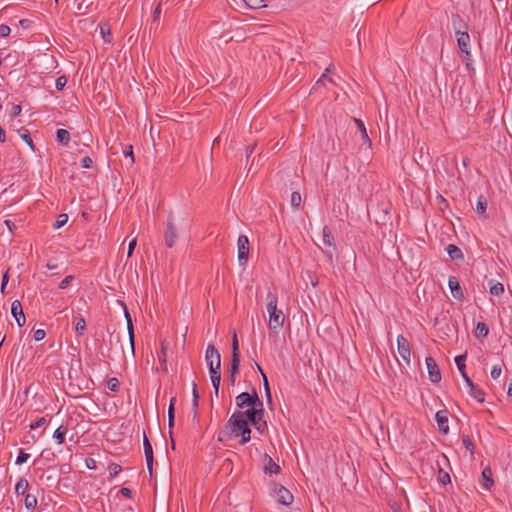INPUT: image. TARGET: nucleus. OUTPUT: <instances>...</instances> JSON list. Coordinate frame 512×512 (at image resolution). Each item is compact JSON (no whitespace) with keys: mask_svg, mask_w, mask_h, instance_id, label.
I'll list each match as a JSON object with an SVG mask.
<instances>
[{"mask_svg":"<svg viewBox=\"0 0 512 512\" xmlns=\"http://www.w3.org/2000/svg\"><path fill=\"white\" fill-rule=\"evenodd\" d=\"M239 437H240L239 443L241 445H244V444L248 443L251 440V429H250V426L247 427L246 429H244L241 432V434H239Z\"/></svg>","mask_w":512,"mask_h":512,"instance_id":"a19ab883","label":"nucleus"},{"mask_svg":"<svg viewBox=\"0 0 512 512\" xmlns=\"http://www.w3.org/2000/svg\"><path fill=\"white\" fill-rule=\"evenodd\" d=\"M29 488V482L25 478H20L15 486V493L20 496L24 495Z\"/></svg>","mask_w":512,"mask_h":512,"instance_id":"7c9ffc66","label":"nucleus"},{"mask_svg":"<svg viewBox=\"0 0 512 512\" xmlns=\"http://www.w3.org/2000/svg\"><path fill=\"white\" fill-rule=\"evenodd\" d=\"M251 409L256 412L255 417H256L257 421L264 420L263 417H264L265 411H264V404H263L262 400H261V403L253 406Z\"/></svg>","mask_w":512,"mask_h":512,"instance_id":"58836bf2","label":"nucleus"},{"mask_svg":"<svg viewBox=\"0 0 512 512\" xmlns=\"http://www.w3.org/2000/svg\"><path fill=\"white\" fill-rule=\"evenodd\" d=\"M425 362L430 381L434 384L439 383L441 381V372L435 359L432 357H427Z\"/></svg>","mask_w":512,"mask_h":512,"instance_id":"9b49d317","label":"nucleus"},{"mask_svg":"<svg viewBox=\"0 0 512 512\" xmlns=\"http://www.w3.org/2000/svg\"><path fill=\"white\" fill-rule=\"evenodd\" d=\"M462 441H463L465 448L467 450L473 452L474 444H473L472 440L468 436H465V437H463Z\"/></svg>","mask_w":512,"mask_h":512,"instance_id":"e2e57ef3","label":"nucleus"},{"mask_svg":"<svg viewBox=\"0 0 512 512\" xmlns=\"http://www.w3.org/2000/svg\"><path fill=\"white\" fill-rule=\"evenodd\" d=\"M487 199L484 195H480L477 199L476 211L479 215L486 218Z\"/></svg>","mask_w":512,"mask_h":512,"instance_id":"c756f323","label":"nucleus"},{"mask_svg":"<svg viewBox=\"0 0 512 512\" xmlns=\"http://www.w3.org/2000/svg\"><path fill=\"white\" fill-rule=\"evenodd\" d=\"M489 333V328L484 322H478L475 329V336L477 338H485Z\"/></svg>","mask_w":512,"mask_h":512,"instance_id":"473e14b6","label":"nucleus"},{"mask_svg":"<svg viewBox=\"0 0 512 512\" xmlns=\"http://www.w3.org/2000/svg\"><path fill=\"white\" fill-rule=\"evenodd\" d=\"M267 305L266 309L269 313V329L272 331H277L279 328L283 326L284 323V314L282 310L277 308V295L272 292H268L266 296Z\"/></svg>","mask_w":512,"mask_h":512,"instance_id":"f03ea898","label":"nucleus"},{"mask_svg":"<svg viewBox=\"0 0 512 512\" xmlns=\"http://www.w3.org/2000/svg\"><path fill=\"white\" fill-rule=\"evenodd\" d=\"M11 313L19 327L24 326L26 322L25 314L19 300H14L11 304Z\"/></svg>","mask_w":512,"mask_h":512,"instance_id":"f8f14e48","label":"nucleus"},{"mask_svg":"<svg viewBox=\"0 0 512 512\" xmlns=\"http://www.w3.org/2000/svg\"><path fill=\"white\" fill-rule=\"evenodd\" d=\"M261 403L256 390L253 388L252 394L248 392H242L236 397V405L238 408L243 409L245 407L252 408L253 406Z\"/></svg>","mask_w":512,"mask_h":512,"instance_id":"20e7f679","label":"nucleus"},{"mask_svg":"<svg viewBox=\"0 0 512 512\" xmlns=\"http://www.w3.org/2000/svg\"><path fill=\"white\" fill-rule=\"evenodd\" d=\"M457 45L462 54L469 55L470 35L467 32L456 35Z\"/></svg>","mask_w":512,"mask_h":512,"instance_id":"f3484780","label":"nucleus"},{"mask_svg":"<svg viewBox=\"0 0 512 512\" xmlns=\"http://www.w3.org/2000/svg\"><path fill=\"white\" fill-rule=\"evenodd\" d=\"M502 373V369L500 365H494L491 369V377L493 379H498Z\"/></svg>","mask_w":512,"mask_h":512,"instance_id":"13d9d810","label":"nucleus"},{"mask_svg":"<svg viewBox=\"0 0 512 512\" xmlns=\"http://www.w3.org/2000/svg\"><path fill=\"white\" fill-rule=\"evenodd\" d=\"M247 427H249L247 419L242 417L241 411H236L230 416L224 428L218 433L217 440L223 442L231 438L239 437V434Z\"/></svg>","mask_w":512,"mask_h":512,"instance_id":"f257e3e1","label":"nucleus"},{"mask_svg":"<svg viewBox=\"0 0 512 512\" xmlns=\"http://www.w3.org/2000/svg\"><path fill=\"white\" fill-rule=\"evenodd\" d=\"M466 358H467L466 353L455 357V363L457 365V368H458L460 374H464V371H466V365H465Z\"/></svg>","mask_w":512,"mask_h":512,"instance_id":"c9c22d12","label":"nucleus"},{"mask_svg":"<svg viewBox=\"0 0 512 512\" xmlns=\"http://www.w3.org/2000/svg\"><path fill=\"white\" fill-rule=\"evenodd\" d=\"M253 427L262 435L267 429V422L265 420L258 421L256 425H253Z\"/></svg>","mask_w":512,"mask_h":512,"instance_id":"4d7b16f0","label":"nucleus"},{"mask_svg":"<svg viewBox=\"0 0 512 512\" xmlns=\"http://www.w3.org/2000/svg\"><path fill=\"white\" fill-rule=\"evenodd\" d=\"M124 310H125V318H126V321H127V330H128V335H129V351H130V354L132 356H134L135 355L134 327H133L131 316H130L126 306H124Z\"/></svg>","mask_w":512,"mask_h":512,"instance_id":"ddd939ff","label":"nucleus"},{"mask_svg":"<svg viewBox=\"0 0 512 512\" xmlns=\"http://www.w3.org/2000/svg\"><path fill=\"white\" fill-rule=\"evenodd\" d=\"M277 501L281 505L289 506L293 502V495L284 486H279L275 489Z\"/></svg>","mask_w":512,"mask_h":512,"instance_id":"4468645a","label":"nucleus"},{"mask_svg":"<svg viewBox=\"0 0 512 512\" xmlns=\"http://www.w3.org/2000/svg\"><path fill=\"white\" fill-rule=\"evenodd\" d=\"M322 242L324 246H326L328 249L323 250L324 254L328 258V260L331 262L333 258L332 252L336 250V245L334 242V237L329 229L328 226H324L322 230Z\"/></svg>","mask_w":512,"mask_h":512,"instance_id":"0eeeda50","label":"nucleus"},{"mask_svg":"<svg viewBox=\"0 0 512 512\" xmlns=\"http://www.w3.org/2000/svg\"><path fill=\"white\" fill-rule=\"evenodd\" d=\"M262 378H263V385H264L267 401L269 404H272V395H271V391H270V386H269V382H268V379H267V376L265 375V373H262Z\"/></svg>","mask_w":512,"mask_h":512,"instance_id":"c03bdc74","label":"nucleus"},{"mask_svg":"<svg viewBox=\"0 0 512 512\" xmlns=\"http://www.w3.org/2000/svg\"><path fill=\"white\" fill-rule=\"evenodd\" d=\"M435 420L439 431L443 434H447L449 432L447 411H438L435 415Z\"/></svg>","mask_w":512,"mask_h":512,"instance_id":"a211bd4d","label":"nucleus"},{"mask_svg":"<svg viewBox=\"0 0 512 512\" xmlns=\"http://www.w3.org/2000/svg\"><path fill=\"white\" fill-rule=\"evenodd\" d=\"M353 121L361 133V138L365 144L371 146V140L368 136L366 127L361 119L353 118Z\"/></svg>","mask_w":512,"mask_h":512,"instance_id":"b1692460","label":"nucleus"},{"mask_svg":"<svg viewBox=\"0 0 512 512\" xmlns=\"http://www.w3.org/2000/svg\"><path fill=\"white\" fill-rule=\"evenodd\" d=\"M192 401L193 402H198L199 403V393H198V390H197V384L193 381L192 382Z\"/></svg>","mask_w":512,"mask_h":512,"instance_id":"0e129e2a","label":"nucleus"},{"mask_svg":"<svg viewBox=\"0 0 512 512\" xmlns=\"http://www.w3.org/2000/svg\"><path fill=\"white\" fill-rule=\"evenodd\" d=\"M242 417L244 419H247V424L250 425H256L257 419L255 417L256 412L252 410L251 408L247 409L246 411H241Z\"/></svg>","mask_w":512,"mask_h":512,"instance_id":"72a5a7b5","label":"nucleus"},{"mask_svg":"<svg viewBox=\"0 0 512 512\" xmlns=\"http://www.w3.org/2000/svg\"><path fill=\"white\" fill-rule=\"evenodd\" d=\"M266 464L264 470L266 474H278L280 472V466L276 464L270 456H266Z\"/></svg>","mask_w":512,"mask_h":512,"instance_id":"bb28decb","label":"nucleus"},{"mask_svg":"<svg viewBox=\"0 0 512 512\" xmlns=\"http://www.w3.org/2000/svg\"><path fill=\"white\" fill-rule=\"evenodd\" d=\"M240 367V357L231 356L229 373L237 375Z\"/></svg>","mask_w":512,"mask_h":512,"instance_id":"e433bc0d","label":"nucleus"},{"mask_svg":"<svg viewBox=\"0 0 512 512\" xmlns=\"http://www.w3.org/2000/svg\"><path fill=\"white\" fill-rule=\"evenodd\" d=\"M40 457L46 460L47 462H51L54 461L56 455L51 449H44L42 450Z\"/></svg>","mask_w":512,"mask_h":512,"instance_id":"09e8293b","label":"nucleus"},{"mask_svg":"<svg viewBox=\"0 0 512 512\" xmlns=\"http://www.w3.org/2000/svg\"><path fill=\"white\" fill-rule=\"evenodd\" d=\"M74 279V276L68 275L66 276L59 284L60 289H66L70 282Z\"/></svg>","mask_w":512,"mask_h":512,"instance_id":"052dcab7","label":"nucleus"},{"mask_svg":"<svg viewBox=\"0 0 512 512\" xmlns=\"http://www.w3.org/2000/svg\"><path fill=\"white\" fill-rule=\"evenodd\" d=\"M168 346H169V343L167 341H162L161 342V351H160V354L158 355V359H159V362L161 364V369L164 371V372H167V350H168Z\"/></svg>","mask_w":512,"mask_h":512,"instance_id":"412c9836","label":"nucleus"},{"mask_svg":"<svg viewBox=\"0 0 512 512\" xmlns=\"http://www.w3.org/2000/svg\"><path fill=\"white\" fill-rule=\"evenodd\" d=\"M68 221V215L67 214H60L58 217H57V220L55 221V223L53 224V228L54 229H59L61 227H63Z\"/></svg>","mask_w":512,"mask_h":512,"instance_id":"49530a36","label":"nucleus"},{"mask_svg":"<svg viewBox=\"0 0 512 512\" xmlns=\"http://www.w3.org/2000/svg\"><path fill=\"white\" fill-rule=\"evenodd\" d=\"M481 475H482V479H483L482 487L485 490H490V488L494 484V481L492 479V471H491L490 467H485L482 470Z\"/></svg>","mask_w":512,"mask_h":512,"instance_id":"aec40b11","label":"nucleus"},{"mask_svg":"<svg viewBox=\"0 0 512 512\" xmlns=\"http://www.w3.org/2000/svg\"><path fill=\"white\" fill-rule=\"evenodd\" d=\"M332 71V68L331 66L328 67L325 71V73L322 74V76L320 77V79L316 82L314 88L318 87L319 85L323 84L325 80H328L330 82H333V80L331 78H328L327 77V73H330Z\"/></svg>","mask_w":512,"mask_h":512,"instance_id":"864d4df0","label":"nucleus"},{"mask_svg":"<svg viewBox=\"0 0 512 512\" xmlns=\"http://www.w3.org/2000/svg\"><path fill=\"white\" fill-rule=\"evenodd\" d=\"M209 373H210L211 383H212V386L214 389V394L216 397H218L219 396V387H220V382H221V371L213 370V372H209Z\"/></svg>","mask_w":512,"mask_h":512,"instance_id":"393cba45","label":"nucleus"},{"mask_svg":"<svg viewBox=\"0 0 512 512\" xmlns=\"http://www.w3.org/2000/svg\"><path fill=\"white\" fill-rule=\"evenodd\" d=\"M92 165H93V160L89 156H85L84 158H82V160H81L82 168L88 169V168H91Z\"/></svg>","mask_w":512,"mask_h":512,"instance_id":"bf43d9fd","label":"nucleus"},{"mask_svg":"<svg viewBox=\"0 0 512 512\" xmlns=\"http://www.w3.org/2000/svg\"><path fill=\"white\" fill-rule=\"evenodd\" d=\"M448 287L453 295V297L459 301L464 299L463 290L459 284L457 277L449 276L448 278Z\"/></svg>","mask_w":512,"mask_h":512,"instance_id":"2eb2a0df","label":"nucleus"},{"mask_svg":"<svg viewBox=\"0 0 512 512\" xmlns=\"http://www.w3.org/2000/svg\"><path fill=\"white\" fill-rule=\"evenodd\" d=\"M397 350L401 358L409 364L411 356L410 344L403 335L397 336Z\"/></svg>","mask_w":512,"mask_h":512,"instance_id":"9d476101","label":"nucleus"},{"mask_svg":"<svg viewBox=\"0 0 512 512\" xmlns=\"http://www.w3.org/2000/svg\"><path fill=\"white\" fill-rule=\"evenodd\" d=\"M489 292L491 295L500 296L504 293V286L502 283L494 280L489 281Z\"/></svg>","mask_w":512,"mask_h":512,"instance_id":"cd10ccee","label":"nucleus"},{"mask_svg":"<svg viewBox=\"0 0 512 512\" xmlns=\"http://www.w3.org/2000/svg\"><path fill=\"white\" fill-rule=\"evenodd\" d=\"M121 342V335L119 333H111L110 339H109V350L107 357L111 360H114V356H121L122 358H125L123 347L120 344Z\"/></svg>","mask_w":512,"mask_h":512,"instance_id":"39448f33","label":"nucleus"},{"mask_svg":"<svg viewBox=\"0 0 512 512\" xmlns=\"http://www.w3.org/2000/svg\"><path fill=\"white\" fill-rule=\"evenodd\" d=\"M107 388L112 392H118L120 388V382L117 378L112 377L107 381Z\"/></svg>","mask_w":512,"mask_h":512,"instance_id":"79ce46f5","label":"nucleus"},{"mask_svg":"<svg viewBox=\"0 0 512 512\" xmlns=\"http://www.w3.org/2000/svg\"><path fill=\"white\" fill-rule=\"evenodd\" d=\"M451 24L455 36L468 31V24L464 21V19L459 14H452L451 16Z\"/></svg>","mask_w":512,"mask_h":512,"instance_id":"dca6fc26","label":"nucleus"},{"mask_svg":"<svg viewBox=\"0 0 512 512\" xmlns=\"http://www.w3.org/2000/svg\"><path fill=\"white\" fill-rule=\"evenodd\" d=\"M37 497L33 494H27L25 496L24 504L27 510H34L37 507Z\"/></svg>","mask_w":512,"mask_h":512,"instance_id":"f704fd0d","label":"nucleus"},{"mask_svg":"<svg viewBox=\"0 0 512 512\" xmlns=\"http://www.w3.org/2000/svg\"><path fill=\"white\" fill-rule=\"evenodd\" d=\"M56 140L63 146H67L70 141V133L66 129H58L56 131Z\"/></svg>","mask_w":512,"mask_h":512,"instance_id":"c85d7f7f","label":"nucleus"},{"mask_svg":"<svg viewBox=\"0 0 512 512\" xmlns=\"http://www.w3.org/2000/svg\"><path fill=\"white\" fill-rule=\"evenodd\" d=\"M29 457H30V455L28 453H26L23 449H20L19 454L16 458V464L17 465L24 464L29 459Z\"/></svg>","mask_w":512,"mask_h":512,"instance_id":"3c124183","label":"nucleus"},{"mask_svg":"<svg viewBox=\"0 0 512 512\" xmlns=\"http://www.w3.org/2000/svg\"><path fill=\"white\" fill-rule=\"evenodd\" d=\"M143 448H144L145 460H146L149 475H150V477H153V462H154L153 448H152V445H151L148 437L146 436L145 432L143 433Z\"/></svg>","mask_w":512,"mask_h":512,"instance_id":"1a4fd4ad","label":"nucleus"},{"mask_svg":"<svg viewBox=\"0 0 512 512\" xmlns=\"http://www.w3.org/2000/svg\"><path fill=\"white\" fill-rule=\"evenodd\" d=\"M238 261L240 265H246L249 258V239L246 235H240L237 240Z\"/></svg>","mask_w":512,"mask_h":512,"instance_id":"6e6552de","label":"nucleus"},{"mask_svg":"<svg viewBox=\"0 0 512 512\" xmlns=\"http://www.w3.org/2000/svg\"><path fill=\"white\" fill-rule=\"evenodd\" d=\"M175 403H176V398L172 397L170 400L169 407H168V426H169L170 435H172V428L174 427Z\"/></svg>","mask_w":512,"mask_h":512,"instance_id":"5701e85b","label":"nucleus"},{"mask_svg":"<svg viewBox=\"0 0 512 512\" xmlns=\"http://www.w3.org/2000/svg\"><path fill=\"white\" fill-rule=\"evenodd\" d=\"M177 239H178L177 228L174 223L173 216L170 215L168 217L167 227H166V231L164 233V241H165L166 247L172 248L175 245Z\"/></svg>","mask_w":512,"mask_h":512,"instance_id":"423d86ee","label":"nucleus"},{"mask_svg":"<svg viewBox=\"0 0 512 512\" xmlns=\"http://www.w3.org/2000/svg\"><path fill=\"white\" fill-rule=\"evenodd\" d=\"M446 251H447L450 259L453 261H459V260L462 261L464 259L462 250L454 244H449L446 247Z\"/></svg>","mask_w":512,"mask_h":512,"instance_id":"6ab92c4d","label":"nucleus"},{"mask_svg":"<svg viewBox=\"0 0 512 512\" xmlns=\"http://www.w3.org/2000/svg\"><path fill=\"white\" fill-rule=\"evenodd\" d=\"M123 154H124L125 157H129L130 158L131 164L134 163L135 160H134V154H133V147H132V145L126 146L124 148V150H123Z\"/></svg>","mask_w":512,"mask_h":512,"instance_id":"6e6d98bb","label":"nucleus"},{"mask_svg":"<svg viewBox=\"0 0 512 512\" xmlns=\"http://www.w3.org/2000/svg\"><path fill=\"white\" fill-rule=\"evenodd\" d=\"M205 361L209 372H213V370L221 371V355L213 344H209L206 348Z\"/></svg>","mask_w":512,"mask_h":512,"instance_id":"7ed1b4c3","label":"nucleus"},{"mask_svg":"<svg viewBox=\"0 0 512 512\" xmlns=\"http://www.w3.org/2000/svg\"><path fill=\"white\" fill-rule=\"evenodd\" d=\"M301 202H302L301 194L296 191L292 192L291 199H290L291 206L294 209H298L301 205Z\"/></svg>","mask_w":512,"mask_h":512,"instance_id":"ea45409f","label":"nucleus"},{"mask_svg":"<svg viewBox=\"0 0 512 512\" xmlns=\"http://www.w3.org/2000/svg\"><path fill=\"white\" fill-rule=\"evenodd\" d=\"M67 433V427L60 425L53 433V438L58 444H62L65 441V435Z\"/></svg>","mask_w":512,"mask_h":512,"instance_id":"2f4dec72","label":"nucleus"},{"mask_svg":"<svg viewBox=\"0 0 512 512\" xmlns=\"http://www.w3.org/2000/svg\"><path fill=\"white\" fill-rule=\"evenodd\" d=\"M21 111H22V108L20 105H13L12 109H11V115L13 117H16V116L20 115Z\"/></svg>","mask_w":512,"mask_h":512,"instance_id":"774afa93","label":"nucleus"},{"mask_svg":"<svg viewBox=\"0 0 512 512\" xmlns=\"http://www.w3.org/2000/svg\"><path fill=\"white\" fill-rule=\"evenodd\" d=\"M20 137L28 144V146L31 148L32 151H35V145L33 143V140L30 136V133L27 129H23L22 131H19Z\"/></svg>","mask_w":512,"mask_h":512,"instance_id":"4c0bfd02","label":"nucleus"},{"mask_svg":"<svg viewBox=\"0 0 512 512\" xmlns=\"http://www.w3.org/2000/svg\"><path fill=\"white\" fill-rule=\"evenodd\" d=\"M46 332L43 329H38L34 332L33 338L35 341H41L45 338Z\"/></svg>","mask_w":512,"mask_h":512,"instance_id":"680f3d73","label":"nucleus"},{"mask_svg":"<svg viewBox=\"0 0 512 512\" xmlns=\"http://www.w3.org/2000/svg\"><path fill=\"white\" fill-rule=\"evenodd\" d=\"M469 395L471 397H473L474 399H476L478 402L480 403H483L485 401V398H484V392L481 388H479L477 385H475L474 383L472 384V386H469Z\"/></svg>","mask_w":512,"mask_h":512,"instance_id":"a878e982","label":"nucleus"},{"mask_svg":"<svg viewBox=\"0 0 512 512\" xmlns=\"http://www.w3.org/2000/svg\"><path fill=\"white\" fill-rule=\"evenodd\" d=\"M231 356L240 357L239 342H238L236 332L233 333V337H232V355Z\"/></svg>","mask_w":512,"mask_h":512,"instance_id":"a18cd8bd","label":"nucleus"},{"mask_svg":"<svg viewBox=\"0 0 512 512\" xmlns=\"http://www.w3.org/2000/svg\"><path fill=\"white\" fill-rule=\"evenodd\" d=\"M108 470H109L110 477L114 478L122 471V468L120 465H118L116 463H112L108 466Z\"/></svg>","mask_w":512,"mask_h":512,"instance_id":"8fccbe9b","label":"nucleus"},{"mask_svg":"<svg viewBox=\"0 0 512 512\" xmlns=\"http://www.w3.org/2000/svg\"><path fill=\"white\" fill-rule=\"evenodd\" d=\"M48 420L46 419V417H41L39 418L37 421L35 422H32L30 425H29V428L31 430H35L39 427H42V426H45L46 424H48Z\"/></svg>","mask_w":512,"mask_h":512,"instance_id":"603ef678","label":"nucleus"},{"mask_svg":"<svg viewBox=\"0 0 512 512\" xmlns=\"http://www.w3.org/2000/svg\"><path fill=\"white\" fill-rule=\"evenodd\" d=\"M243 2L252 9H258L265 6L264 0H243Z\"/></svg>","mask_w":512,"mask_h":512,"instance_id":"de8ad7c7","label":"nucleus"},{"mask_svg":"<svg viewBox=\"0 0 512 512\" xmlns=\"http://www.w3.org/2000/svg\"><path fill=\"white\" fill-rule=\"evenodd\" d=\"M67 84V78L65 76H60L55 81V87L57 90H62Z\"/></svg>","mask_w":512,"mask_h":512,"instance_id":"5fc2aeb1","label":"nucleus"},{"mask_svg":"<svg viewBox=\"0 0 512 512\" xmlns=\"http://www.w3.org/2000/svg\"><path fill=\"white\" fill-rule=\"evenodd\" d=\"M11 32V29L8 25H0V36L1 37H7Z\"/></svg>","mask_w":512,"mask_h":512,"instance_id":"69168bd1","label":"nucleus"},{"mask_svg":"<svg viewBox=\"0 0 512 512\" xmlns=\"http://www.w3.org/2000/svg\"><path fill=\"white\" fill-rule=\"evenodd\" d=\"M136 244H137L136 238H134L133 240L130 241L129 246H128V253H127L128 257H131L133 255V251L136 247Z\"/></svg>","mask_w":512,"mask_h":512,"instance_id":"338daca9","label":"nucleus"},{"mask_svg":"<svg viewBox=\"0 0 512 512\" xmlns=\"http://www.w3.org/2000/svg\"><path fill=\"white\" fill-rule=\"evenodd\" d=\"M73 325L76 333L81 336L86 331V321L83 316L78 315L73 318Z\"/></svg>","mask_w":512,"mask_h":512,"instance_id":"4be33fe9","label":"nucleus"},{"mask_svg":"<svg viewBox=\"0 0 512 512\" xmlns=\"http://www.w3.org/2000/svg\"><path fill=\"white\" fill-rule=\"evenodd\" d=\"M438 481L443 485H446V484L450 483V481H451L450 475L446 471H444L441 467L438 470Z\"/></svg>","mask_w":512,"mask_h":512,"instance_id":"37998d69","label":"nucleus"}]
</instances>
